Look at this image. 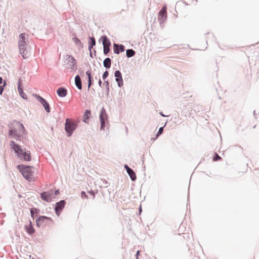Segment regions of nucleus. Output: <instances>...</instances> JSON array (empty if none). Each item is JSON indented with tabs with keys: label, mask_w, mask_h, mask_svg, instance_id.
Returning <instances> with one entry per match:
<instances>
[{
	"label": "nucleus",
	"mask_w": 259,
	"mask_h": 259,
	"mask_svg": "<svg viewBox=\"0 0 259 259\" xmlns=\"http://www.w3.org/2000/svg\"><path fill=\"white\" fill-rule=\"evenodd\" d=\"M10 145L13 149L18 157L24 161H29L31 159L30 152L26 151L25 149H22L21 147L16 144L14 141H11Z\"/></svg>",
	"instance_id": "obj_1"
},
{
	"label": "nucleus",
	"mask_w": 259,
	"mask_h": 259,
	"mask_svg": "<svg viewBox=\"0 0 259 259\" xmlns=\"http://www.w3.org/2000/svg\"><path fill=\"white\" fill-rule=\"evenodd\" d=\"M16 124L19 126V133L13 124H10L9 125V135L17 141H20L21 137H23V135H25L26 131L22 123H20L18 122H16Z\"/></svg>",
	"instance_id": "obj_2"
},
{
	"label": "nucleus",
	"mask_w": 259,
	"mask_h": 259,
	"mask_svg": "<svg viewBox=\"0 0 259 259\" xmlns=\"http://www.w3.org/2000/svg\"><path fill=\"white\" fill-rule=\"evenodd\" d=\"M19 52L24 59L27 58L29 56V52L27 49L26 40L28 39V35L25 33H21L19 36Z\"/></svg>",
	"instance_id": "obj_3"
},
{
	"label": "nucleus",
	"mask_w": 259,
	"mask_h": 259,
	"mask_svg": "<svg viewBox=\"0 0 259 259\" xmlns=\"http://www.w3.org/2000/svg\"><path fill=\"white\" fill-rule=\"evenodd\" d=\"M17 168L26 180L30 182L34 181V166L19 164L17 166Z\"/></svg>",
	"instance_id": "obj_4"
},
{
	"label": "nucleus",
	"mask_w": 259,
	"mask_h": 259,
	"mask_svg": "<svg viewBox=\"0 0 259 259\" xmlns=\"http://www.w3.org/2000/svg\"><path fill=\"white\" fill-rule=\"evenodd\" d=\"M77 126V122L70 119L67 118L65 120V130L68 137H71L73 132L76 130Z\"/></svg>",
	"instance_id": "obj_5"
},
{
	"label": "nucleus",
	"mask_w": 259,
	"mask_h": 259,
	"mask_svg": "<svg viewBox=\"0 0 259 259\" xmlns=\"http://www.w3.org/2000/svg\"><path fill=\"white\" fill-rule=\"evenodd\" d=\"M167 19L166 7L163 6L160 10L158 15V20L159 21L160 27L163 28L164 26V23Z\"/></svg>",
	"instance_id": "obj_6"
},
{
	"label": "nucleus",
	"mask_w": 259,
	"mask_h": 259,
	"mask_svg": "<svg viewBox=\"0 0 259 259\" xmlns=\"http://www.w3.org/2000/svg\"><path fill=\"white\" fill-rule=\"evenodd\" d=\"M100 40L102 41L103 46V53L105 55H107L110 51V47L111 43L106 35H103L101 37Z\"/></svg>",
	"instance_id": "obj_7"
},
{
	"label": "nucleus",
	"mask_w": 259,
	"mask_h": 259,
	"mask_svg": "<svg viewBox=\"0 0 259 259\" xmlns=\"http://www.w3.org/2000/svg\"><path fill=\"white\" fill-rule=\"evenodd\" d=\"M52 222L53 220L51 218L44 215H40L36 220V224L38 227H44L48 225L50 222Z\"/></svg>",
	"instance_id": "obj_8"
},
{
	"label": "nucleus",
	"mask_w": 259,
	"mask_h": 259,
	"mask_svg": "<svg viewBox=\"0 0 259 259\" xmlns=\"http://www.w3.org/2000/svg\"><path fill=\"white\" fill-rule=\"evenodd\" d=\"M100 122L101 123L100 130H104V128L106 126V121L108 119V115L106 113L105 109L102 107L99 115Z\"/></svg>",
	"instance_id": "obj_9"
},
{
	"label": "nucleus",
	"mask_w": 259,
	"mask_h": 259,
	"mask_svg": "<svg viewBox=\"0 0 259 259\" xmlns=\"http://www.w3.org/2000/svg\"><path fill=\"white\" fill-rule=\"evenodd\" d=\"M35 96L36 97V99L37 100L42 104V105L44 106L45 110L47 113H50L51 111L50 109V106L49 103L44 99L42 97H40L39 95H35Z\"/></svg>",
	"instance_id": "obj_10"
},
{
	"label": "nucleus",
	"mask_w": 259,
	"mask_h": 259,
	"mask_svg": "<svg viewBox=\"0 0 259 259\" xmlns=\"http://www.w3.org/2000/svg\"><path fill=\"white\" fill-rule=\"evenodd\" d=\"M53 194V190L47 192H43L40 193V198L44 201L50 202L52 200V195Z\"/></svg>",
	"instance_id": "obj_11"
},
{
	"label": "nucleus",
	"mask_w": 259,
	"mask_h": 259,
	"mask_svg": "<svg viewBox=\"0 0 259 259\" xmlns=\"http://www.w3.org/2000/svg\"><path fill=\"white\" fill-rule=\"evenodd\" d=\"M114 76L118 87L121 88L123 84L122 74L119 70H116L114 72Z\"/></svg>",
	"instance_id": "obj_12"
},
{
	"label": "nucleus",
	"mask_w": 259,
	"mask_h": 259,
	"mask_svg": "<svg viewBox=\"0 0 259 259\" xmlns=\"http://www.w3.org/2000/svg\"><path fill=\"white\" fill-rule=\"evenodd\" d=\"M65 59L68 60V63L72 70H76L77 69V66L76 65V61L73 57L67 54L65 56Z\"/></svg>",
	"instance_id": "obj_13"
},
{
	"label": "nucleus",
	"mask_w": 259,
	"mask_h": 259,
	"mask_svg": "<svg viewBox=\"0 0 259 259\" xmlns=\"http://www.w3.org/2000/svg\"><path fill=\"white\" fill-rule=\"evenodd\" d=\"M65 204L66 202L64 200H61L56 203L55 210L58 215H59L60 212L64 207Z\"/></svg>",
	"instance_id": "obj_14"
},
{
	"label": "nucleus",
	"mask_w": 259,
	"mask_h": 259,
	"mask_svg": "<svg viewBox=\"0 0 259 259\" xmlns=\"http://www.w3.org/2000/svg\"><path fill=\"white\" fill-rule=\"evenodd\" d=\"M124 167L126 169L132 181H135L137 179V176L135 171L126 164L124 165Z\"/></svg>",
	"instance_id": "obj_15"
},
{
	"label": "nucleus",
	"mask_w": 259,
	"mask_h": 259,
	"mask_svg": "<svg viewBox=\"0 0 259 259\" xmlns=\"http://www.w3.org/2000/svg\"><path fill=\"white\" fill-rule=\"evenodd\" d=\"M125 47L123 45H118L116 43L113 44V51L116 54H119L120 53L124 51Z\"/></svg>",
	"instance_id": "obj_16"
},
{
	"label": "nucleus",
	"mask_w": 259,
	"mask_h": 259,
	"mask_svg": "<svg viewBox=\"0 0 259 259\" xmlns=\"http://www.w3.org/2000/svg\"><path fill=\"white\" fill-rule=\"evenodd\" d=\"M21 82H22V80L21 78H19L18 80V91L19 95L21 98H22L24 99H27V96L24 93L23 89L21 88Z\"/></svg>",
	"instance_id": "obj_17"
},
{
	"label": "nucleus",
	"mask_w": 259,
	"mask_h": 259,
	"mask_svg": "<svg viewBox=\"0 0 259 259\" xmlns=\"http://www.w3.org/2000/svg\"><path fill=\"white\" fill-rule=\"evenodd\" d=\"M25 228L27 233L29 235H32L35 232V229H34L32 226V222L30 220H29V225H26L25 226Z\"/></svg>",
	"instance_id": "obj_18"
},
{
	"label": "nucleus",
	"mask_w": 259,
	"mask_h": 259,
	"mask_svg": "<svg viewBox=\"0 0 259 259\" xmlns=\"http://www.w3.org/2000/svg\"><path fill=\"white\" fill-rule=\"evenodd\" d=\"M67 90L62 87L59 88L57 90V95L60 97H65L67 95Z\"/></svg>",
	"instance_id": "obj_19"
},
{
	"label": "nucleus",
	"mask_w": 259,
	"mask_h": 259,
	"mask_svg": "<svg viewBox=\"0 0 259 259\" xmlns=\"http://www.w3.org/2000/svg\"><path fill=\"white\" fill-rule=\"evenodd\" d=\"M30 212L31 218L34 219L35 217L39 213L40 210L35 207H32L30 209Z\"/></svg>",
	"instance_id": "obj_20"
},
{
	"label": "nucleus",
	"mask_w": 259,
	"mask_h": 259,
	"mask_svg": "<svg viewBox=\"0 0 259 259\" xmlns=\"http://www.w3.org/2000/svg\"><path fill=\"white\" fill-rule=\"evenodd\" d=\"M91 115V111L90 110H86L84 113L83 122L88 123L89 119Z\"/></svg>",
	"instance_id": "obj_21"
},
{
	"label": "nucleus",
	"mask_w": 259,
	"mask_h": 259,
	"mask_svg": "<svg viewBox=\"0 0 259 259\" xmlns=\"http://www.w3.org/2000/svg\"><path fill=\"white\" fill-rule=\"evenodd\" d=\"M75 84L79 90H81L82 89L81 80L78 75H77L75 77Z\"/></svg>",
	"instance_id": "obj_22"
},
{
	"label": "nucleus",
	"mask_w": 259,
	"mask_h": 259,
	"mask_svg": "<svg viewBox=\"0 0 259 259\" xmlns=\"http://www.w3.org/2000/svg\"><path fill=\"white\" fill-rule=\"evenodd\" d=\"M89 50L91 51L94 46L96 45V40L94 37L89 36Z\"/></svg>",
	"instance_id": "obj_23"
},
{
	"label": "nucleus",
	"mask_w": 259,
	"mask_h": 259,
	"mask_svg": "<svg viewBox=\"0 0 259 259\" xmlns=\"http://www.w3.org/2000/svg\"><path fill=\"white\" fill-rule=\"evenodd\" d=\"M111 65V60L110 58H106L103 61V66L106 69H109Z\"/></svg>",
	"instance_id": "obj_24"
},
{
	"label": "nucleus",
	"mask_w": 259,
	"mask_h": 259,
	"mask_svg": "<svg viewBox=\"0 0 259 259\" xmlns=\"http://www.w3.org/2000/svg\"><path fill=\"white\" fill-rule=\"evenodd\" d=\"M135 51L133 49H127L126 51V56L127 58H131L135 56Z\"/></svg>",
	"instance_id": "obj_25"
},
{
	"label": "nucleus",
	"mask_w": 259,
	"mask_h": 259,
	"mask_svg": "<svg viewBox=\"0 0 259 259\" xmlns=\"http://www.w3.org/2000/svg\"><path fill=\"white\" fill-rule=\"evenodd\" d=\"M72 40L73 41V42L75 43V44L77 47H81V48L83 47L82 44L81 43L80 40L78 38H77L76 37H73L72 38Z\"/></svg>",
	"instance_id": "obj_26"
},
{
	"label": "nucleus",
	"mask_w": 259,
	"mask_h": 259,
	"mask_svg": "<svg viewBox=\"0 0 259 259\" xmlns=\"http://www.w3.org/2000/svg\"><path fill=\"white\" fill-rule=\"evenodd\" d=\"M166 123H167V122H165V124H164V125L163 126L160 127L159 128L158 131V132L156 134V138L158 137L163 133V128L166 125Z\"/></svg>",
	"instance_id": "obj_27"
},
{
	"label": "nucleus",
	"mask_w": 259,
	"mask_h": 259,
	"mask_svg": "<svg viewBox=\"0 0 259 259\" xmlns=\"http://www.w3.org/2000/svg\"><path fill=\"white\" fill-rule=\"evenodd\" d=\"M104 84L105 85L107 94H108L109 92V82L108 80H105L104 81Z\"/></svg>",
	"instance_id": "obj_28"
},
{
	"label": "nucleus",
	"mask_w": 259,
	"mask_h": 259,
	"mask_svg": "<svg viewBox=\"0 0 259 259\" xmlns=\"http://www.w3.org/2000/svg\"><path fill=\"white\" fill-rule=\"evenodd\" d=\"M93 77L88 78V88L89 89L93 84Z\"/></svg>",
	"instance_id": "obj_29"
},
{
	"label": "nucleus",
	"mask_w": 259,
	"mask_h": 259,
	"mask_svg": "<svg viewBox=\"0 0 259 259\" xmlns=\"http://www.w3.org/2000/svg\"><path fill=\"white\" fill-rule=\"evenodd\" d=\"M6 84H7L6 81L5 80H4L3 85H0V95L2 94V93L4 91V87L6 85Z\"/></svg>",
	"instance_id": "obj_30"
},
{
	"label": "nucleus",
	"mask_w": 259,
	"mask_h": 259,
	"mask_svg": "<svg viewBox=\"0 0 259 259\" xmlns=\"http://www.w3.org/2000/svg\"><path fill=\"white\" fill-rule=\"evenodd\" d=\"M108 75H109V72H108V71H107V70H106V71H105L103 73V75H102V79H103V80H105V79L107 78V77L108 76Z\"/></svg>",
	"instance_id": "obj_31"
},
{
	"label": "nucleus",
	"mask_w": 259,
	"mask_h": 259,
	"mask_svg": "<svg viewBox=\"0 0 259 259\" xmlns=\"http://www.w3.org/2000/svg\"><path fill=\"white\" fill-rule=\"evenodd\" d=\"M221 159V157L217 154L215 153V155L214 156L213 158V160L214 161H218L219 160H220Z\"/></svg>",
	"instance_id": "obj_32"
},
{
	"label": "nucleus",
	"mask_w": 259,
	"mask_h": 259,
	"mask_svg": "<svg viewBox=\"0 0 259 259\" xmlns=\"http://www.w3.org/2000/svg\"><path fill=\"white\" fill-rule=\"evenodd\" d=\"M81 197L82 198L87 199L88 198V195L86 194V193L84 191H82L81 192Z\"/></svg>",
	"instance_id": "obj_33"
},
{
	"label": "nucleus",
	"mask_w": 259,
	"mask_h": 259,
	"mask_svg": "<svg viewBox=\"0 0 259 259\" xmlns=\"http://www.w3.org/2000/svg\"><path fill=\"white\" fill-rule=\"evenodd\" d=\"M86 74L88 76V78L92 77L91 71L90 70H88L86 71Z\"/></svg>",
	"instance_id": "obj_34"
},
{
	"label": "nucleus",
	"mask_w": 259,
	"mask_h": 259,
	"mask_svg": "<svg viewBox=\"0 0 259 259\" xmlns=\"http://www.w3.org/2000/svg\"><path fill=\"white\" fill-rule=\"evenodd\" d=\"M88 192L89 194H90L91 195L93 196V198H95V192L93 190H91V191H89Z\"/></svg>",
	"instance_id": "obj_35"
},
{
	"label": "nucleus",
	"mask_w": 259,
	"mask_h": 259,
	"mask_svg": "<svg viewBox=\"0 0 259 259\" xmlns=\"http://www.w3.org/2000/svg\"><path fill=\"white\" fill-rule=\"evenodd\" d=\"M140 250H138L136 252V259H139V256L140 255Z\"/></svg>",
	"instance_id": "obj_36"
},
{
	"label": "nucleus",
	"mask_w": 259,
	"mask_h": 259,
	"mask_svg": "<svg viewBox=\"0 0 259 259\" xmlns=\"http://www.w3.org/2000/svg\"><path fill=\"white\" fill-rule=\"evenodd\" d=\"M98 84H99V85L101 88L102 82V81L100 78H99Z\"/></svg>",
	"instance_id": "obj_37"
},
{
	"label": "nucleus",
	"mask_w": 259,
	"mask_h": 259,
	"mask_svg": "<svg viewBox=\"0 0 259 259\" xmlns=\"http://www.w3.org/2000/svg\"><path fill=\"white\" fill-rule=\"evenodd\" d=\"M54 194L55 195H58L59 194V191L58 189L55 191Z\"/></svg>",
	"instance_id": "obj_38"
},
{
	"label": "nucleus",
	"mask_w": 259,
	"mask_h": 259,
	"mask_svg": "<svg viewBox=\"0 0 259 259\" xmlns=\"http://www.w3.org/2000/svg\"><path fill=\"white\" fill-rule=\"evenodd\" d=\"M159 114H160L161 116H163V117H166V116H167L166 115H164V114L163 113V112H159Z\"/></svg>",
	"instance_id": "obj_39"
},
{
	"label": "nucleus",
	"mask_w": 259,
	"mask_h": 259,
	"mask_svg": "<svg viewBox=\"0 0 259 259\" xmlns=\"http://www.w3.org/2000/svg\"><path fill=\"white\" fill-rule=\"evenodd\" d=\"M3 82V78L2 77L0 76V84H2Z\"/></svg>",
	"instance_id": "obj_40"
},
{
	"label": "nucleus",
	"mask_w": 259,
	"mask_h": 259,
	"mask_svg": "<svg viewBox=\"0 0 259 259\" xmlns=\"http://www.w3.org/2000/svg\"><path fill=\"white\" fill-rule=\"evenodd\" d=\"M139 213H141V211H142V208H141V206H140V207H139Z\"/></svg>",
	"instance_id": "obj_41"
},
{
	"label": "nucleus",
	"mask_w": 259,
	"mask_h": 259,
	"mask_svg": "<svg viewBox=\"0 0 259 259\" xmlns=\"http://www.w3.org/2000/svg\"><path fill=\"white\" fill-rule=\"evenodd\" d=\"M90 55L91 57L93 58V54H92V53L91 51H90Z\"/></svg>",
	"instance_id": "obj_42"
},
{
	"label": "nucleus",
	"mask_w": 259,
	"mask_h": 259,
	"mask_svg": "<svg viewBox=\"0 0 259 259\" xmlns=\"http://www.w3.org/2000/svg\"><path fill=\"white\" fill-rule=\"evenodd\" d=\"M253 115H254V117L256 118V117H255L256 114H255V110L253 111Z\"/></svg>",
	"instance_id": "obj_43"
},
{
	"label": "nucleus",
	"mask_w": 259,
	"mask_h": 259,
	"mask_svg": "<svg viewBox=\"0 0 259 259\" xmlns=\"http://www.w3.org/2000/svg\"><path fill=\"white\" fill-rule=\"evenodd\" d=\"M99 78L97 76H95V80H99Z\"/></svg>",
	"instance_id": "obj_44"
}]
</instances>
